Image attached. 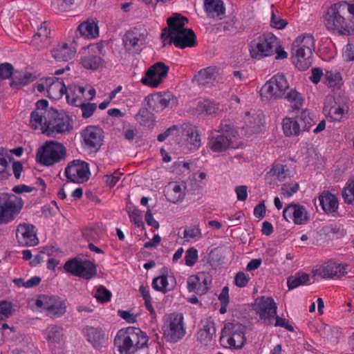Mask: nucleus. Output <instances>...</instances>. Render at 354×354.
<instances>
[{
	"label": "nucleus",
	"instance_id": "nucleus-30",
	"mask_svg": "<svg viewBox=\"0 0 354 354\" xmlns=\"http://www.w3.org/2000/svg\"><path fill=\"white\" fill-rule=\"evenodd\" d=\"M76 51V42L68 39L57 44L51 50V55L57 61H68L75 57Z\"/></svg>",
	"mask_w": 354,
	"mask_h": 354
},
{
	"label": "nucleus",
	"instance_id": "nucleus-11",
	"mask_svg": "<svg viewBox=\"0 0 354 354\" xmlns=\"http://www.w3.org/2000/svg\"><path fill=\"white\" fill-rule=\"evenodd\" d=\"M348 110V100L346 97L340 95L326 97L323 111L332 121H342Z\"/></svg>",
	"mask_w": 354,
	"mask_h": 354
},
{
	"label": "nucleus",
	"instance_id": "nucleus-17",
	"mask_svg": "<svg viewBox=\"0 0 354 354\" xmlns=\"http://www.w3.org/2000/svg\"><path fill=\"white\" fill-rule=\"evenodd\" d=\"M95 93V88L89 84H86L84 86L71 84L66 90V97L68 104L79 106V104H82L83 102L93 99Z\"/></svg>",
	"mask_w": 354,
	"mask_h": 354
},
{
	"label": "nucleus",
	"instance_id": "nucleus-31",
	"mask_svg": "<svg viewBox=\"0 0 354 354\" xmlns=\"http://www.w3.org/2000/svg\"><path fill=\"white\" fill-rule=\"evenodd\" d=\"M47 92L50 98L57 100L66 93L67 88L62 79L51 77L46 78Z\"/></svg>",
	"mask_w": 354,
	"mask_h": 354
},
{
	"label": "nucleus",
	"instance_id": "nucleus-43",
	"mask_svg": "<svg viewBox=\"0 0 354 354\" xmlns=\"http://www.w3.org/2000/svg\"><path fill=\"white\" fill-rule=\"evenodd\" d=\"M324 83L333 89L339 88L343 84L342 75L336 70H325Z\"/></svg>",
	"mask_w": 354,
	"mask_h": 354
},
{
	"label": "nucleus",
	"instance_id": "nucleus-37",
	"mask_svg": "<svg viewBox=\"0 0 354 354\" xmlns=\"http://www.w3.org/2000/svg\"><path fill=\"white\" fill-rule=\"evenodd\" d=\"M176 286L175 278L172 275L162 274L153 279L152 287L156 290L162 293L168 292L174 289Z\"/></svg>",
	"mask_w": 354,
	"mask_h": 354
},
{
	"label": "nucleus",
	"instance_id": "nucleus-15",
	"mask_svg": "<svg viewBox=\"0 0 354 354\" xmlns=\"http://www.w3.org/2000/svg\"><path fill=\"white\" fill-rule=\"evenodd\" d=\"M288 83L282 74L274 75L261 88V96L267 100L281 98L288 88Z\"/></svg>",
	"mask_w": 354,
	"mask_h": 354
},
{
	"label": "nucleus",
	"instance_id": "nucleus-58",
	"mask_svg": "<svg viewBox=\"0 0 354 354\" xmlns=\"http://www.w3.org/2000/svg\"><path fill=\"white\" fill-rule=\"evenodd\" d=\"M250 280V277L248 274L243 272H239L236 274L234 283L239 288L245 287Z\"/></svg>",
	"mask_w": 354,
	"mask_h": 354
},
{
	"label": "nucleus",
	"instance_id": "nucleus-49",
	"mask_svg": "<svg viewBox=\"0 0 354 354\" xmlns=\"http://www.w3.org/2000/svg\"><path fill=\"white\" fill-rule=\"evenodd\" d=\"M11 176V172L6 154L3 149H0V180H7Z\"/></svg>",
	"mask_w": 354,
	"mask_h": 354
},
{
	"label": "nucleus",
	"instance_id": "nucleus-34",
	"mask_svg": "<svg viewBox=\"0 0 354 354\" xmlns=\"http://www.w3.org/2000/svg\"><path fill=\"white\" fill-rule=\"evenodd\" d=\"M186 185L184 183L171 182L166 187L165 196L173 203L182 202L185 196Z\"/></svg>",
	"mask_w": 354,
	"mask_h": 354
},
{
	"label": "nucleus",
	"instance_id": "nucleus-14",
	"mask_svg": "<svg viewBox=\"0 0 354 354\" xmlns=\"http://www.w3.org/2000/svg\"><path fill=\"white\" fill-rule=\"evenodd\" d=\"M64 175L70 182L84 183L89 179L91 175L89 165L84 160H73L65 167Z\"/></svg>",
	"mask_w": 354,
	"mask_h": 354
},
{
	"label": "nucleus",
	"instance_id": "nucleus-48",
	"mask_svg": "<svg viewBox=\"0 0 354 354\" xmlns=\"http://www.w3.org/2000/svg\"><path fill=\"white\" fill-rule=\"evenodd\" d=\"M295 118L299 122L302 132L309 131L315 123L311 113L308 109L303 110Z\"/></svg>",
	"mask_w": 354,
	"mask_h": 354
},
{
	"label": "nucleus",
	"instance_id": "nucleus-54",
	"mask_svg": "<svg viewBox=\"0 0 354 354\" xmlns=\"http://www.w3.org/2000/svg\"><path fill=\"white\" fill-rule=\"evenodd\" d=\"M128 214L131 222H132L138 227H144V223L142 221V216L141 211L138 209L133 208L128 210Z\"/></svg>",
	"mask_w": 354,
	"mask_h": 354
},
{
	"label": "nucleus",
	"instance_id": "nucleus-38",
	"mask_svg": "<svg viewBox=\"0 0 354 354\" xmlns=\"http://www.w3.org/2000/svg\"><path fill=\"white\" fill-rule=\"evenodd\" d=\"M205 8L210 18L221 19L225 13V7L222 0H205Z\"/></svg>",
	"mask_w": 354,
	"mask_h": 354
},
{
	"label": "nucleus",
	"instance_id": "nucleus-42",
	"mask_svg": "<svg viewBox=\"0 0 354 354\" xmlns=\"http://www.w3.org/2000/svg\"><path fill=\"white\" fill-rule=\"evenodd\" d=\"M283 133L287 137L298 136L302 131L296 118H285L282 121Z\"/></svg>",
	"mask_w": 354,
	"mask_h": 354
},
{
	"label": "nucleus",
	"instance_id": "nucleus-26",
	"mask_svg": "<svg viewBox=\"0 0 354 354\" xmlns=\"http://www.w3.org/2000/svg\"><path fill=\"white\" fill-rule=\"evenodd\" d=\"M82 334L87 342L96 349L101 348L108 342V335L100 326H86L82 329Z\"/></svg>",
	"mask_w": 354,
	"mask_h": 354
},
{
	"label": "nucleus",
	"instance_id": "nucleus-50",
	"mask_svg": "<svg viewBox=\"0 0 354 354\" xmlns=\"http://www.w3.org/2000/svg\"><path fill=\"white\" fill-rule=\"evenodd\" d=\"M183 237L189 242H196L202 237V232L198 226H191L184 230Z\"/></svg>",
	"mask_w": 354,
	"mask_h": 354
},
{
	"label": "nucleus",
	"instance_id": "nucleus-39",
	"mask_svg": "<svg viewBox=\"0 0 354 354\" xmlns=\"http://www.w3.org/2000/svg\"><path fill=\"white\" fill-rule=\"evenodd\" d=\"M216 334V328L213 322L206 320L203 323V326L197 333V339L203 344H210Z\"/></svg>",
	"mask_w": 354,
	"mask_h": 354
},
{
	"label": "nucleus",
	"instance_id": "nucleus-62",
	"mask_svg": "<svg viewBox=\"0 0 354 354\" xmlns=\"http://www.w3.org/2000/svg\"><path fill=\"white\" fill-rule=\"evenodd\" d=\"M12 313V305L8 301L0 302V320L9 317Z\"/></svg>",
	"mask_w": 354,
	"mask_h": 354
},
{
	"label": "nucleus",
	"instance_id": "nucleus-36",
	"mask_svg": "<svg viewBox=\"0 0 354 354\" xmlns=\"http://www.w3.org/2000/svg\"><path fill=\"white\" fill-rule=\"evenodd\" d=\"M50 30L46 21L41 24L40 26L37 28L35 35H33L31 41L32 46L40 50L50 44L49 35Z\"/></svg>",
	"mask_w": 354,
	"mask_h": 354
},
{
	"label": "nucleus",
	"instance_id": "nucleus-57",
	"mask_svg": "<svg viewBox=\"0 0 354 354\" xmlns=\"http://www.w3.org/2000/svg\"><path fill=\"white\" fill-rule=\"evenodd\" d=\"M198 258V250L194 248L188 249L185 255V263L187 266H193Z\"/></svg>",
	"mask_w": 354,
	"mask_h": 354
},
{
	"label": "nucleus",
	"instance_id": "nucleus-9",
	"mask_svg": "<svg viewBox=\"0 0 354 354\" xmlns=\"http://www.w3.org/2000/svg\"><path fill=\"white\" fill-rule=\"evenodd\" d=\"M33 301L41 311L53 319L62 317L66 311L65 301L58 296L42 295Z\"/></svg>",
	"mask_w": 354,
	"mask_h": 354
},
{
	"label": "nucleus",
	"instance_id": "nucleus-21",
	"mask_svg": "<svg viewBox=\"0 0 354 354\" xmlns=\"http://www.w3.org/2000/svg\"><path fill=\"white\" fill-rule=\"evenodd\" d=\"M145 40V32H141L136 28L128 30L122 38L125 50L131 55L138 54L141 52Z\"/></svg>",
	"mask_w": 354,
	"mask_h": 354
},
{
	"label": "nucleus",
	"instance_id": "nucleus-22",
	"mask_svg": "<svg viewBox=\"0 0 354 354\" xmlns=\"http://www.w3.org/2000/svg\"><path fill=\"white\" fill-rule=\"evenodd\" d=\"M147 105L155 111H161L167 107L176 106L178 100L170 91L158 92L147 97Z\"/></svg>",
	"mask_w": 354,
	"mask_h": 354
},
{
	"label": "nucleus",
	"instance_id": "nucleus-1",
	"mask_svg": "<svg viewBox=\"0 0 354 354\" xmlns=\"http://www.w3.org/2000/svg\"><path fill=\"white\" fill-rule=\"evenodd\" d=\"M326 29L338 35L354 33V0L341 1L330 5L322 16Z\"/></svg>",
	"mask_w": 354,
	"mask_h": 354
},
{
	"label": "nucleus",
	"instance_id": "nucleus-4",
	"mask_svg": "<svg viewBox=\"0 0 354 354\" xmlns=\"http://www.w3.org/2000/svg\"><path fill=\"white\" fill-rule=\"evenodd\" d=\"M315 40L310 34H301L292 44V63L299 71H306L312 65Z\"/></svg>",
	"mask_w": 354,
	"mask_h": 354
},
{
	"label": "nucleus",
	"instance_id": "nucleus-13",
	"mask_svg": "<svg viewBox=\"0 0 354 354\" xmlns=\"http://www.w3.org/2000/svg\"><path fill=\"white\" fill-rule=\"evenodd\" d=\"M53 107L48 106L46 100H38L35 109L30 113L29 126L34 130H39L44 134V129L48 125Z\"/></svg>",
	"mask_w": 354,
	"mask_h": 354
},
{
	"label": "nucleus",
	"instance_id": "nucleus-59",
	"mask_svg": "<svg viewBox=\"0 0 354 354\" xmlns=\"http://www.w3.org/2000/svg\"><path fill=\"white\" fill-rule=\"evenodd\" d=\"M299 189V185L297 183L284 184L281 187V193L286 197L289 198L296 193Z\"/></svg>",
	"mask_w": 354,
	"mask_h": 354
},
{
	"label": "nucleus",
	"instance_id": "nucleus-64",
	"mask_svg": "<svg viewBox=\"0 0 354 354\" xmlns=\"http://www.w3.org/2000/svg\"><path fill=\"white\" fill-rule=\"evenodd\" d=\"M288 22L281 19L280 17L277 16L274 12L272 13L271 19H270V26L276 29H283L284 28Z\"/></svg>",
	"mask_w": 354,
	"mask_h": 354
},
{
	"label": "nucleus",
	"instance_id": "nucleus-19",
	"mask_svg": "<svg viewBox=\"0 0 354 354\" xmlns=\"http://www.w3.org/2000/svg\"><path fill=\"white\" fill-rule=\"evenodd\" d=\"M169 66L162 62H157L149 67L140 82L145 86L157 88L167 78Z\"/></svg>",
	"mask_w": 354,
	"mask_h": 354
},
{
	"label": "nucleus",
	"instance_id": "nucleus-25",
	"mask_svg": "<svg viewBox=\"0 0 354 354\" xmlns=\"http://www.w3.org/2000/svg\"><path fill=\"white\" fill-rule=\"evenodd\" d=\"M211 283L212 276L208 272H200L188 277L187 290L189 292L204 295L208 290Z\"/></svg>",
	"mask_w": 354,
	"mask_h": 354
},
{
	"label": "nucleus",
	"instance_id": "nucleus-40",
	"mask_svg": "<svg viewBox=\"0 0 354 354\" xmlns=\"http://www.w3.org/2000/svg\"><path fill=\"white\" fill-rule=\"evenodd\" d=\"M77 29L85 38L94 39L99 35L98 26L93 19H88L81 23Z\"/></svg>",
	"mask_w": 354,
	"mask_h": 354
},
{
	"label": "nucleus",
	"instance_id": "nucleus-23",
	"mask_svg": "<svg viewBox=\"0 0 354 354\" xmlns=\"http://www.w3.org/2000/svg\"><path fill=\"white\" fill-rule=\"evenodd\" d=\"M82 145L90 152L97 151L102 145L103 131L100 128L90 126L82 132Z\"/></svg>",
	"mask_w": 354,
	"mask_h": 354
},
{
	"label": "nucleus",
	"instance_id": "nucleus-33",
	"mask_svg": "<svg viewBox=\"0 0 354 354\" xmlns=\"http://www.w3.org/2000/svg\"><path fill=\"white\" fill-rule=\"evenodd\" d=\"M178 131L190 149H196L200 147L201 139L195 126L183 124Z\"/></svg>",
	"mask_w": 354,
	"mask_h": 354
},
{
	"label": "nucleus",
	"instance_id": "nucleus-18",
	"mask_svg": "<svg viewBox=\"0 0 354 354\" xmlns=\"http://www.w3.org/2000/svg\"><path fill=\"white\" fill-rule=\"evenodd\" d=\"M164 333L170 342H176L185 334L184 317L181 313H172L164 326Z\"/></svg>",
	"mask_w": 354,
	"mask_h": 354
},
{
	"label": "nucleus",
	"instance_id": "nucleus-53",
	"mask_svg": "<svg viewBox=\"0 0 354 354\" xmlns=\"http://www.w3.org/2000/svg\"><path fill=\"white\" fill-rule=\"evenodd\" d=\"M199 110L206 115H212L216 114L218 106L214 102L205 100L199 105Z\"/></svg>",
	"mask_w": 354,
	"mask_h": 354
},
{
	"label": "nucleus",
	"instance_id": "nucleus-20",
	"mask_svg": "<svg viewBox=\"0 0 354 354\" xmlns=\"http://www.w3.org/2000/svg\"><path fill=\"white\" fill-rule=\"evenodd\" d=\"M255 311L265 324H272L277 315V306L270 297H261L256 300Z\"/></svg>",
	"mask_w": 354,
	"mask_h": 354
},
{
	"label": "nucleus",
	"instance_id": "nucleus-61",
	"mask_svg": "<svg viewBox=\"0 0 354 354\" xmlns=\"http://www.w3.org/2000/svg\"><path fill=\"white\" fill-rule=\"evenodd\" d=\"M342 57L346 62L354 60V42H348L343 48Z\"/></svg>",
	"mask_w": 354,
	"mask_h": 354
},
{
	"label": "nucleus",
	"instance_id": "nucleus-63",
	"mask_svg": "<svg viewBox=\"0 0 354 354\" xmlns=\"http://www.w3.org/2000/svg\"><path fill=\"white\" fill-rule=\"evenodd\" d=\"M12 73L13 67L11 64L5 63L0 65V81L12 77Z\"/></svg>",
	"mask_w": 354,
	"mask_h": 354
},
{
	"label": "nucleus",
	"instance_id": "nucleus-46",
	"mask_svg": "<svg viewBox=\"0 0 354 354\" xmlns=\"http://www.w3.org/2000/svg\"><path fill=\"white\" fill-rule=\"evenodd\" d=\"M286 100L290 103L293 110L300 109L304 102L303 95L295 89H291L285 96Z\"/></svg>",
	"mask_w": 354,
	"mask_h": 354
},
{
	"label": "nucleus",
	"instance_id": "nucleus-12",
	"mask_svg": "<svg viewBox=\"0 0 354 354\" xmlns=\"http://www.w3.org/2000/svg\"><path fill=\"white\" fill-rule=\"evenodd\" d=\"M72 127V121L68 115L59 113L53 108L49 120H48V125L44 129V134L55 138L58 135L68 132Z\"/></svg>",
	"mask_w": 354,
	"mask_h": 354
},
{
	"label": "nucleus",
	"instance_id": "nucleus-44",
	"mask_svg": "<svg viewBox=\"0 0 354 354\" xmlns=\"http://www.w3.org/2000/svg\"><path fill=\"white\" fill-rule=\"evenodd\" d=\"M80 62L84 68L93 71L97 70L103 65V60L100 56L90 53L82 56Z\"/></svg>",
	"mask_w": 354,
	"mask_h": 354
},
{
	"label": "nucleus",
	"instance_id": "nucleus-28",
	"mask_svg": "<svg viewBox=\"0 0 354 354\" xmlns=\"http://www.w3.org/2000/svg\"><path fill=\"white\" fill-rule=\"evenodd\" d=\"M42 335L51 348L59 347L66 339L63 327L57 324L48 325L42 331Z\"/></svg>",
	"mask_w": 354,
	"mask_h": 354
},
{
	"label": "nucleus",
	"instance_id": "nucleus-27",
	"mask_svg": "<svg viewBox=\"0 0 354 354\" xmlns=\"http://www.w3.org/2000/svg\"><path fill=\"white\" fill-rule=\"evenodd\" d=\"M16 238L23 246H35L38 243L35 226L30 223H20L16 230Z\"/></svg>",
	"mask_w": 354,
	"mask_h": 354
},
{
	"label": "nucleus",
	"instance_id": "nucleus-10",
	"mask_svg": "<svg viewBox=\"0 0 354 354\" xmlns=\"http://www.w3.org/2000/svg\"><path fill=\"white\" fill-rule=\"evenodd\" d=\"M245 326L239 323H227L222 330L221 342L225 347L239 349L244 345Z\"/></svg>",
	"mask_w": 354,
	"mask_h": 354
},
{
	"label": "nucleus",
	"instance_id": "nucleus-41",
	"mask_svg": "<svg viewBox=\"0 0 354 354\" xmlns=\"http://www.w3.org/2000/svg\"><path fill=\"white\" fill-rule=\"evenodd\" d=\"M35 77L32 73L26 71H13L10 86L13 88H19L33 82Z\"/></svg>",
	"mask_w": 354,
	"mask_h": 354
},
{
	"label": "nucleus",
	"instance_id": "nucleus-7",
	"mask_svg": "<svg viewBox=\"0 0 354 354\" xmlns=\"http://www.w3.org/2000/svg\"><path fill=\"white\" fill-rule=\"evenodd\" d=\"M24 203L14 194L0 196V226L12 223L20 214Z\"/></svg>",
	"mask_w": 354,
	"mask_h": 354
},
{
	"label": "nucleus",
	"instance_id": "nucleus-16",
	"mask_svg": "<svg viewBox=\"0 0 354 354\" xmlns=\"http://www.w3.org/2000/svg\"><path fill=\"white\" fill-rule=\"evenodd\" d=\"M64 268L67 272L85 279H91L97 273L95 264L86 259H74L68 261Z\"/></svg>",
	"mask_w": 354,
	"mask_h": 354
},
{
	"label": "nucleus",
	"instance_id": "nucleus-45",
	"mask_svg": "<svg viewBox=\"0 0 354 354\" xmlns=\"http://www.w3.org/2000/svg\"><path fill=\"white\" fill-rule=\"evenodd\" d=\"M270 174L279 181H283L287 178H290L293 176V171L289 166L280 163L274 164L270 171Z\"/></svg>",
	"mask_w": 354,
	"mask_h": 354
},
{
	"label": "nucleus",
	"instance_id": "nucleus-3",
	"mask_svg": "<svg viewBox=\"0 0 354 354\" xmlns=\"http://www.w3.org/2000/svg\"><path fill=\"white\" fill-rule=\"evenodd\" d=\"M148 340L147 335L140 328L127 327L118 331L114 343L120 354H136L147 346Z\"/></svg>",
	"mask_w": 354,
	"mask_h": 354
},
{
	"label": "nucleus",
	"instance_id": "nucleus-32",
	"mask_svg": "<svg viewBox=\"0 0 354 354\" xmlns=\"http://www.w3.org/2000/svg\"><path fill=\"white\" fill-rule=\"evenodd\" d=\"M264 116L262 113H258L252 110L246 112L243 118L245 126L243 129L247 134L250 135L257 131L263 124Z\"/></svg>",
	"mask_w": 354,
	"mask_h": 354
},
{
	"label": "nucleus",
	"instance_id": "nucleus-8",
	"mask_svg": "<svg viewBox=\"0 0 354 354\" xmlns=\"http://www.w3.org/2000/svg\"><path fill=\"white\" fill-rule=\"evenodd\" d=\"M237 131L230 125L222 127L221 133L212 136L208 141L209 148L214 152H223L230 149L237 148L239 144Z\"/></svg>",
	"mask_w": 354,
	"mask_h": 354
},
{
	"label": "nucleus",
	"instance_id": "nucleus-52",
	"mask_svg": "<svg viewBox=\"0 0 354 354\" xmlns=\"http://www.w3.org/2000/svg\"><path fill=\"white\" fill-rule=\"evenodd\" d=\"M342 197L345 203L352 204L354 202V177L347 181L342 192Z\"/></svg>",
	"mask_w": 354,
	"mask_h": 354
},
{
	"label": "nucleus",
	"instance_id": "nucleus-47",
	"mask_svg": "<svg viewBox=\"0 0 354 354\" xmlns=\"http://www.w3.org/2000/svg\"><path fill=\"white\" fill-rule=\"evenodd\" d=\"M310 281V277L304 272H298L295 275L288 279L287 284L290 290L297 288L299 286L306 285Z\"/></svg>",
	"mask_w": 354,
	"mask_h": 354
},
{
	"label": "nucleus",
	"instance_id": "nucleus-56",
	"mask_svg": "<svg viewBox=\"0 0 354 354\" xmlns=\"http://www.w3.org/2000/svg\"><path fill=\"white\" fill-rule=\"evenodd\" d=\"M75 0H52L53 8L60 12L67 11L74 3Z\"/></svg>",
	"mask_w": 354,
	"mask_h": 354
},
{
	"label": "nucleus",
	"instance_id": "nucleus-29",
	"mask_svg": "<svg viewBox=\"0 0 354 354\" xmlns=\"http://www.w3.org/2000/svg\"><path fill=\"white\" fill-rule=\"evenodd\" d=\"M348 268V265L330 261L317 268L315 274L324 279L340 278L347 273Z\"/></svg>",
	"mask_w": 354,
	"mask_h": 354
},
{
	"label": "nucleus",
	"instance_id": "nucleus-5",
	"mask_svg": "<svg viewBox=\"0 0 354 354\" xmlns=\"http://www.w3.org/2000/svg\"><path fill=\"white\" fill-rule=\"evenodd\" d=\"M66 153L63 144L54 140L46 141L38 149L36 160L39 164L50 167L64 160Z\"/></svg>",
	"mask_w": 354,
	"mask_h": 354
},
{
	"label": "nucleus",
	"instance_id": "nucleus-24",
	"mask_svg": "<svg viewBox=\"0 0 354 354\" xmlns=\"http://www.w3.org/2000/svg\"><path fill=\"white\" fill-rule=\"evenodd\" d=\"M283 216L286 221H292L295 225H305L310 220L307 209L296 203L287 205L283 211Z\"/></svg>",
	"mask_w": 354,
	"mask_h": 354
},
{
	"label": "nucleus",
	"instance_id": "nucleus-51",
	"mask_svg": "<svg viewBox=\"0 0 354 354\" xmlns=\"http://www.w3.org/2000/svg\"><path fill=\"white\" fill-rule=\"evenodd\" d=\"M216 73V68L214 67H207L201 70L197 75L195 76L196 80L202 84H205L208 80H212L215 73Z\"/></svg>",
	"mask_w": 354,
	"mask_h": 354
},
{
	"label": "nucleus",
	"instance_id": "nucleus-6",
	"mask_svg": "<svg viewBox=\"0 0 354 354\" xmlns=\"http://www.w3.org/2000/svg\"><path fill=\"white\" fill-rule=\"evenodd\" d=\"M277 37L271 33L263 34L253 39L249 44L250 55L252 59H262L274 54Z\"/></svg>",
	"mask_w": 354,
	"mask_h": 354
},
{
	"label": "nucleus",
	"instance_id": "nucleus-55",
	"mask_svg": "<svg viewBox=\"0 0 354 354\" xmlns=\"http://www.w3.org/2000/svg\"><path fill=\"white\" fill-rule=\"evenodd\" d=\"M94 297L98 301L104 303L111 299V292L104 286H100L95 292Z\"/></svg>",
	"mask_w": 354,
	"mask_h": 354
},
{
	"label": "nucleus",
	"instance_id": "nucleus-35",
	"mask_svg": "<svg viewBox=\"0 0 354 354\" xmlns=\"http://www.w3.org/2000/svg\"><path fill=\"white\" fill-rule=\"evenodd\" d=\"M318 200L323 211L327 214H333L337 211L339 202L337 196L328 191L322 192Z\"/></svg>",
	"mask_w": 354,
	"mask_h": 354
},
{
	"label": "nucleus",
	"instance_id": "nucleus-2",
	"mask_svg": "<svg viewBox=\"0 0 354 354\" xmlns=\"http://www.w3.org/2000/svg\"><path fill=\"white\" fill-rule=\"evenodd\" d=\"M187 19L179 14H174L167 19L168 30L164 29L161 38L163 41L169 40L177 48H185L195 45V34L192 29L185 28Z\"/></svg>",
	"mask_w": 354,
	"mask_h": 354
},
{
	"label": "nucleus",
	"instance_id": "nucleus-60",
	"mask_svg": "<svg viewBox=\"0 0 354 354\" xmlns=\"http://www.w3.org/2000/svg\"><path fill=\"white\" fill-rule=\"evenodd\" d=\"M78 106H80L82 112V117L84 118L91 117L97 108L96 104L89 102L85 103V102H83L82 104H79Z\"/></svg>",
	"mask_w": 354,
	"mask_h": 354
}]
</instances>
